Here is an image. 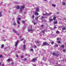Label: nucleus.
I'll use <instances>...</instances> for the list:
<instances>
[{"instance_id": "0e129e2a", "label": "nucleus", "mask_w": 66, "mask_h": 66, "mask_svg": "<svg viewBox=\"0 0 66 66\" xmlns=\"http://www.w3.org/2000/svg\"><path fill=\"white\" fill-rule=\"evenodd\" d=\"M32 18H33V15L32 16Z\"/></svg>"}, {"instance_id": "864d4df0", "label": "nucleus", "mask_w": 66, "mask_h": 66, "mask_svg": "<svg viewBox=\"0 0 66 66\" xmlns=\"http://www.w3.org/2000/svg\"><path fill=\"white\" fill-rule=\"evenodd\" d=\"M34 66H36V64H34Z\"/></svg>"}, {"instance_id": "7ed1b4c3", "label": "nucleus", "mask_w": 66, "mask_h": 66, "mask_svg": "<svg viewBox=\"0 0 66 66\" xmlns=\"http://www.w3.org/2000/svg\"><path fill=\"white\" fill-rule=\"evenodd\" d=\"M30 29H28V32H29V31H33V30L32 29V26H31V28H30Z\"/></svg>"}, {"instance_id": "72a5a7b5", "label": "nucleus", "mask_w": 66, "mask_h": 66, "mask_svg": "<svg viewBox=\"0 0 66 66\" xmlns=\"http://www.w3.org/2000/svg\"><path fill=\"white\" fill-rule=\"evenodd\" d=\"M42 20L43 21H44V22H45L47 21V20H45V21H44V20H43V19H42Z\"/></svg>"}, {"instance_id": "a878e982", "label": "nucleus", "mask_w": 66, "mask_h": 66, "mask_svg": "<svg viewBox=\"0 0 66 66\" xmlns=\"http://www.w3.org/2000/svg\"><path fill=\"white\" fill-rule=\"evenodd\" d=\"M37 47V46H36L34 45V48L35 49V48H36V47Z\"/></svg>"}, {"instance_id": "7c9ffc66", "label": "nucleus", "mask_w": 66, "mask_h": 66, "mask_svg": "<svg viewBox=\"0 0 66 66\" xmlns=\"http://www.w3.org/2000/svg\"><path fill=\"white\" fill-rule=\"evenodd\" d=\"M16 57H18V55L17 54H16Z\"/></svg>"}, {"instance_id": "c85d7f7f", "label": "nucleus", "mask_w": 66, "mask_h": 66, "mask_svg": "<svg viewBox=\"0 0 66 66\" xmlns=\"http://www.w3.org/2000/svg\"><path fill=\"white\" fill-rule=\"evenodd\" d=\"M45 30H44L43 31H42V32L43 33H45Z\"/></svg>"}, {"instance_id": "09e8293b", "label": "nucleus", "mask_w": 66, "mask_h": 66, "mask_svg": "<svg viewBox=\"0 0 66 66\" xmlns=\"http://www.w3.org/2000/svg\"><path fill=\"white\" fill-rule=\"evenodd\" d=\"M50 29L51 30H52V29H53V28H50Z\"/></svg>"}, {"instance_id": "f8f14e48", "label": "nucleus", "mask_w": 66, "mask_h": 66, "mask_svg": "<svg viewBox=\"0 0 66 66\" xmlns=\"http://www.w3.org/2000/svg\"><path fill=\"white\" fill-rule=\"evenodd\" d=\"M62 3L63 5H65L66 4V3L64 1H63V2H62Z\"/></svg>"}, {"instance_id": "9d476101", "label": "nucleus", "mask_w": 66, "mask_h": 66, "mask_svg": "<svg viewBox=\"0 0 66 66\" xmlns=\"http://www.w3.org/2000/svg\"><path fill=\"white\" fill-rule=\"evenodd\" d=\"M23 50H25L26 49V46L25 45H23Z\"/></svg>"}, {"instance_id": "79ce46f5", "label": "nucleus", "mask_w": 66, "mask_h": 66, "mask_svg": "<svg viewBox=\"0 0 66 66\" xmlns=\"http://www.w3.org/2000/svg\"><path fill=\"white\" fill-rule=\"evenodd\" d=\"M22 22L23 23H24V22H25V21L24 20L22 21Z\"/></svg>"}, {"instance_id": "6e6d98bb", "label": "nucleus", "mask_w": 66, "mask_h": 66, "mask_svg": "<svg viewBox=\"0 0 66 66\" xmlns=\"http://www.w3.org/2000/svg\"><path fill=\"white\" fill-rule=\"evenodd\" d=\"M33 59H32V60L31 61V62H33Z\"/></svg>"}, {"instance_id": "4c0bfd02", "label": "nucleus", "mask_w": 66, "mask_h": 66, "mask_svg": "<svg viewBox=\"0 0 66 66\" xmlns=\"http://www.w3.org/2000/svg\"><path fill=\"white\" fill-rule=\"evenodd\" d=\"M37 43L38 44H39V41H37Z\"/></svg>"}, {"instance_id": "9b49d317", "label": "nucleus", "mask_w": 66, "mask_h": 66, "mask_svg": "<svg viewBox=\"0 0 66 66\" xmlns=\"http://www.w3.org/2000/svg\"><path fill=\"white\" fill-rule=\"evenodd\" d=\"M39 8H38L36 10V11L37 12H39Z\"/></svg>"}, {"instance_id": "423d86ee", "label": "nucleus", "mask_w": 66, "mask_h": 66, "mask_svg": "<svg viewBox=\"0 0 66 66\" xmlns=\"http://www.w3.org/2000/svg\"><path fill=\"white\" fill-rule=\"evenodd\" d=\"M47 45V43L45 42L43 43V44L42 45V46H46Z\"/></svg>"}, {"instance_id": "473e14b6", "label": "nucleus", "mask_w": 66, "mask_h": 66, "mask_svg": "<svg viewBox=\"0 0 66 66\" xmlns=\"http://www.w3.org/2000/svg\"><path fill=\"white\" fill-rule=\"evenodd\" d=\"M44 26H45V25H42L41 26V27H44Z\"/></svg>"}, {"instance_id": "2f4dec72", "label": "nucleus", "mask_w": 66, "mask_h": 66, "mask_svg": "<svg viewBox=\"0 0 66 66\" xmlns=\"http://www.w3.org/2000/svg\"><path fill=\"white\" fill-rule=\"evenodd\" d=\"M50 21H53V19H50Z\"/></svg>"}, {"instance_id": "e2e57ef3", "label": "nucleus", "mask_w": 66, "mask_h": 66, "mask_svg": "<svg viewBox=\"0 0 66 66\" xmlns=\"http://www.w3.org/2000/svg\"><path fill=\"white\" fill-rule=\"evenodd\" d=\"M18 53H20V52H18Z\"/></svg>"}, {"instance_id": "3c124183", "label": "nucleus", "mask_w": 66, "mask_h": 66, "mask_svg": "<svg viewBox=\"0 0 66 66\" xmlns=\"http://www.w3.org/2000/svg\"><path fill=\"white\" fill-rule=\"evenodd\" d=\"M0 16H1V17H2V15L1 14H0Z\"/></svg>"}, {"instance_id": "13d9d810", "label": "nucleus", "mask_w": 66, "mask_h": 66, "mask_svg": "<svg viewBox=\"0 0 66 66\" xmlns=\"http://www.w3.org/2000/svg\"><path fill=\"white\" fill-rule=\"evenodd\" d=\"M0 65H1V62H0Z\"/></svg>"}, {"instance_id": "aec40b11", "label": "nucleus", "mask_w": 66, "mask_h": 66, "mask_svg": "<svg viewBox=\"0 0 66 66\" xmlns=\"http://www.w3.org/2000/svg\"><path fill=\"white\" fill-rule=\"evenodd\" d=\"M54 24H57V21H55L54 22Z\"/></svg>"}, {"instance_id": "2eb2a0df", "label": "nucleus", "mask_w": 66, "mask_h": 66, "mask_svg": "<svg viewBox=\"0 0 66 66\" xmlns=\"http://www.w3.org/2000/svg\"><path fill=\"white\" fill-rule=\"evenodd\" d=\"M66 30V28L65 27H63L62 28V30Z\"/></svg>"}, {"instance_id": "58836bf2", "label": "nucleus", "mask_w": 66, "mask_h": 66, "mask_svg": "<svg viewBox=\"0 0 66 66\" xmlns=\"http://www.w3.org/2000/svg\"><path fill=\"white\" fill-rule=\"evenodd\" d=\"M55 47H58V45L56 44L55 45Z\"/></svg>"}, {"instance_id": "1a4fd4ad", "label": "nucleus", "mask_w": 66, "mask_h": 66, "mask_svg": "<svg viewBox=\"0 0 66 66\" xmlns=\"http://www.w3.org/2000/svg\"><path fill=\"white\" fill-rule=\"evenodd\" d=\"M56 34H59L60 33V32H59V31L57 30L56 32Z\"/></svg>"}, {"instance_id": "b1692460", "label": "nucleus", "mask_w": 66, "mask_h": 66, "mask_svg": "<svg viewBox=\"0 0 66 66\" xmlns=\"http://www.w3.org/2000/svg\"><path fill=\"white\" fill-rule=\"evenodd\" d=\"M61 48H64V45H61Z\"/></svg>"}, {"instance_id": "f3484780", "label": "nucleus", "mask_w": 66, "mask_h": 66, "mask_svg": "<svg viewBox=\"0 0 66 66\" xmlns=\"http://www.w3.org/2000/svg\"><path fill=\"white\" fill-rule=\"evenodd\" d=\"M25 7L24 6H22L21 7V8L22 9H23Z\"/></svg>"}, {"instance_id": "c756f323", "label": "nucleus", "mask_w": 66, "mask_h": 66, "mask_svg": "<svg viewBox=\"0 0 66 66\" xmlns=\"http://www.w3.org/2000/svg\"><path fill=\"white\" fill-rule=\"evenodd\" d=\"M17 22L18 23V24H19V23H20V22L18 21H17Z\"/></svg>"}, {"instance_id": "a211bd4d", "label": "nucleus", "mask_w": 66, "mask_h": 66, "mask_svg": "<svg viewBox=\"0 0 66 66\" xmlns=\"http://www.w3.org/2000/svg\"><path fill=\"white\" fill-rule=\"evenodd\" d=\"M56 19V17L55 16L53 18V20H55Z\"/></svg>"}, {"instance_id": "39448f33", "label": "nucleus", "mask_w": 66, "mask_h": 66, "mask_svg": "<svg viewBox=\"0 0 66 66\" xmlns=\"http://www.w3.org/2000/svg\"><path fill=\"white\" fill-rule=\"evenodd\" d=\"M49 40H50V42L51 43V44L52 45H53L54 44V41H52V40H51L50 39Z\"/></svg>"}, {"instance_id": "412c9836", "label": "nucleus", "mask_w": 66, "mask_h": 66, "mask_svg": "<svg viewBox=\"0 0 66 66\" xmlns=\"http://www.w3.org/2000/svg\"><path fill=\"white\" fill-rule=\"evenodd\" d=\"M52 6H53V7H56V5L54 4H52Z\"/></svg>"}, {"instance_id": "774afa93", "label": "nucleus", "mask_w": 66, "mask_h": 66, "mask_svg": "<svg viewBox=\"0 0 66 66\" xmlns=\"http://www.w3.org/2000/svg\"><path fill=\"white\" fill-rule=\"evenodd\" d=\"M57 14H59V12H57Z\"/></svg>"}, {"instance_id": "cd10ccee", "label": "nucleus", "mask_w": 66, "mask_h": 66, "mask_svg": "<svg viewBox=\"0 0 66 66\" xmlns=\"http://www.w3.org/2000/svg\"><path fill=\"white\" fill-rule=\"evenodd\" d=\"M57 43H59V44H60V43H61V41H58L57 42Z\"/></svg>"}, {"instance_id": "bb28decb", "label": "nucleus", "mask_w": 66, "mask_h": 66, "mask_svg": "<svg viewBox=\"0 0 66 66\" xmlns=\"http://www.w3.org/2000/svg\"><path fill=\"white\" fill-rule=\"evenodd\" d=\"M63 52H65L66 51V50L65 49L63 50Z\"/></svg>"}, {"instance_id": "603ef678", "label": "nucleus", "mask_w": 66, "mask_h": 66, "mask_svg": "<svg viewBox=\"0 0 66 66\" xmlns=\"http://www.w3.org/2000/svg\"><path fill=\"white\" fill-rule=\"evenodd\" d=\"M40 63H41V64H43V62H41Z\"/></svg>"}, {"instance_id": "5fc2aeb1", "label": "nucleus", "mask_w": 66, "mask_h": 66, "mask_svg": "<svg viewBox=\"0 0 66 66\" xmlns=\"http://www.w3.org/2000/svg\"><path fill=\"white\" fill-rule=\"evenodd\" d=\"M61 65V64H59L58 65V66H60Z\"/></svg>"}, {"instance_id": "f257e3e1", "label": "nucleus", "mask_w": 66, "mask_h": 66, "mask_svg": "<svg viewBox=\"0 0 66 66\" xmlns=\"http://www.w3.org/2000/svg\"><path fill=\"white\" fill-rule=\"evenodd\" d=\"M52 14V13H46L45 14H43V16H42L41 18H40V19H44V18H46V16H49V15H51V14Z\"/></svg>"}, {"instance_id": "dca6fc26", "label": "nucleus", "mask_w": 66, "mask_h": 66, "mask_svg": "<svg viewBox=\"0 0 66 66\" xmlns=\"http://www.w3.org/2000/svg\"><path fill=\"white\" fill-rule=\"evenodd\" d=\"M20 8V6H16V9H19Z\"/></svg>"}, {"instance_id": "37998d69", "label": "nucleus", "mask_w": 66, "mask_h": 66, "mask_svg": "<svg viewBox=\"0 0 66 66\" xmlns=\"http://www.w3.org/2000/svg\"><path fill=\"white\" fill-rule=\"evenodd\" d=\"M8 61H11V60L10 59H8Z\"/></svg>"}, {"instance_id": "f03ea898", "label": "nucleus", "mask_w": 66, "mask_h": 66, "mask_svg": "<svg viewBox=\"0 0 66 66\" xmlns=\"http://www.w3.org/2000/svg\"><path fill=\"white\" fill-rule=\"evenodd\" d=\"M53 55L54 56H59V54L58 53L56 54L54 53H52Z\"/></svg>"}, {"instance_id": "c9c22d12", "label": "nucleus", "mask_w": 66, "mask_h": 66, "mask_svg": "<svg viewBox=\"0 0 66 66\" xmlns=\"http://www.w3.org/2000/svg\"><path fill=\"white\" fill-rule=\"evenodd\" d=\"M26 60H27V58H25L24 59V61H26Z\"/></svg>"}, {"instance_id": "6ab92c4d", "label": "nucleus", "mask_w": 66, "mask_h": 66, "mask_svg": "<svg viewBox=\"0 0 66 66\" xmlns=\"http://www.w3.org/2000/svg\"><path fill=\"white\" fill-rule=\"evenodd\" d=\"M13 31H14V33H17V32L16 30H15L14 29L13 30Z\"/></svg>"}, {"instance_id": "0eeeda50", "label": "nucleus", "mask_w": 66, "mask_h": 66, "mask_svg": "<svg viewBox=\"0 0 66 66\" xmlns=\"http://www.w3.org/2000/svg\"><path fill=\"white\" fill-rule=\"evenodd\" d=\"M37 61V59L36 58H34L33 59V62L35 63L36 62V61Z\"/></svg>"}, {"instance_id": "20e7f679", "label": "nucleus", "mask_w": 66, "mask_h": 66, "mask_svg": "<svg viewBox=\"0 0 66 66\" xmlns=\"http://www.w3.org/2000/svg\"><path fill=\"white\" fill-rule=\"evenodd\" d=\"M35 15L36 16H38L39 15V13L37 12H35Z\"/></svg>"}, {"instance_id": "c03bdc74", "label": "nucleus", "mask_w": 66, "mask_h": 66, "mask_svg": "<svg viewBox=\"0 0 66 66\" xmlns=\"http://www.w3.org/2000/svg\"><path fill=\"white\" fill-rule=\"evenodd\" d=\"M23 56L22 55L21 56V58H23Z\"/></svg>"}, {"instance_id": "393cba45", "label": "nucleus", "mask_w": 66, "mask_h": 66, "mask_svg": "<svg viewBox=\"0 0 66 66\" xmlns=\"http://www.w3.org/2000/svg\"><path fill=\"white\" fill-rule=\"evenodd\" d=\"M20 12H22V9L21 8H20Z\"/></svg>"}, {"instance_id": "680f3d73", "label": "nucleus", "mask_w": 66, "mask_h": 66, "mask_svg": "<svg viewBox=\"0 0 66 66\" xmlns=\"http://www.w3.org/2000/svg\"><path fill=\"white\" fill-rule=\"evenodd\" d=\"M24 14H26V12H24Z\"/></svg>"}, {"instance_id": "ea45409f", "label": "nucleus", "mask_w": 66, "mask_h": 66, "mask_svg": "<svg viewBox=\"0 0 66 66\" xmlns=\"http://www.w3.org/2000/svg\"><path fill=\"white\" fill-rule=\"evenodd\" d=\"M18 19V20H20V18L19 17Z\"/></svg>"}, {"instance_id": "e433bc0d", "label": "nucleus", "mask_w": 66, "mask_h": 66, "mask_svg": "<svg viewBox=\"0 0 66 66\" xmlns=\"http://www.w3.org/2000/svg\"><path fill=\"white\" fill-rule=\"evenodd\" d=\"M1 46L2 48H3V47H4V45H2Z\"/></svg>"}, {"instance_id": "4be33fe9", "label": "nucleus", "mask_w": 66, "mask_h": 66, "mask_svg": "<svg viewBox=\"0 0 66 66\" xmlns=\"http://www.w3.org/2000/svg\"><path fill=\"white\" fill-rule=\"evenodd\" d=\"M37 22H34V25H36V24H37Z\"/></svg>"}, {"instance_id": "f704fd0d", "label": "nucleus", "mask_w": 66, "mask_h": 66, "mask_svg": "<svg viewBox=\"0 0 66 66\" xmlns=\"http://www.w3.org/2000/svg\"><path fill=\"white\" fill-rule=\"evenodd\" d=\"M30 51H33V49L32 48H31L30 49Z\"/></svg>"}, {"instance_id": "69168bd1", "label": "nucleus", "mask_w": 66, "mask_h": 66, "mask_svg": "<svg viewBox=\"0 0 66 66\" xmlns=\"http://www.w3.org/2000/svg\"><path fill=\"white\" fill-rule=\"evenodd\" d=\"M1 14V12H0V15Z\"/></svg>"}, {"instance_id": "ddd939ff", "label": "nucleus", "mask_w": 66, "mask_h": 66, "mask_svg": "<svg viewBox=\"0 0 66 66\" xmlns=\"http://www.w3.org/2000/svg\"><path fill=\"white\" fill-rule=\"evenodd\" d=\"M18 41H17L16 42L15 45V47H16L18 45Z\"/></svg>"}, {"instance_id": "49530a36", "label": "nucleus", "mask_w": 66, "mask_h": 66, "mask_svg": "<svg viewBox=\"0 0 66 66\" xmlns=\"http://www.w3.org/2000/svg\"><path fill=\"white\" fill-rule=\"evenodd\" d=\"M2 56V55H0V57H1Z\"/></svg>"}, {"instance_id": "de8ad7c7", "label": "nucleus", "mask_w": 66, "mask_h": 66, "mask_svg": "<svg viewBox=\"0 0 66 66\" xmlns=\"http://www.w3.org/2000/svg\"><path fill=\"white\" fill-rule=\"evenodd\" d=\"M43 59V60H44V61H46V60L45 59V58Z\"/></svg>"}, {"instance_id": "a19ab883", "label": "nucleus", "mask_w": 66, "mask_h": 66, "mask_svg": "<svg viewBox=\"0 0 66 66\" xmlns=\"http://www.w3.org/2000/svg\"><path fill=\"white\" fill-rule=\"evenodd\" d=\"M24 39V38H22V39H21V41L23 40Z\"/></svg>"}, {"instance_id": "8fccbe9b", "label": "nucleus", "mask_w": 66, "mask_h": 66, "mask_svg": "<svg viewBox=\"0 0 66 66\" xmlns=\"http://www.w3.org/2000/svg\"><path fill=\"white\" fill-rule=\"evenodd\" d=\"M57 40H59V38H57Z\"/></svg>"}, {"instance_id": "5701e85b", "label": "nucleus", "mask_w": 66, "mask_h": 66, "mask_svg": "<svg viewBox=\"0 0 66 66\" xmlns=\"http://www.w3.org/2000/svg\"><path fill=\"white\" fill-rule=\"evenodd\" d=\"M57 27H56V26H54L53 28L54 30V29H57Z\"/></svg>"}, {"instance_id": "4468645a", "label": "nucleus", "mask_w": 66, "mask_h": 66, "mask_svg": "<svg viewBox=\"0 0 66 66\" xmlns=\"http://www.w3.org/2000/svg\"><path fill=\"white\" fill-rule=\"evenodd\" d=\"M13 24L14 26H16V23L15 22H13Z\"/></svg>"}, {"instance_id": "bf43d9fd", "label": "nucleus", "mask_w": 66, "mask_h": 66, "mask_svg": "<svg viewBox=\"0 0 66 66\" xmlns=\"http://www.w3.org/2000/svg\"><path fill=\"white\" fill-rule=\"evenodd\" d=\"M4 65L3 64H2V66H4Z\"/></svg>"}, {"instance_id": "338daca9", "label": "nucleus", "mask_w": 66, "mask_h": 66, "mask_svg": "<svg viewBox=\"0 0 66 66\" xmlns=\"http://www.w3.org/2000/svg\"><path fill=\"white\" fill-rule=\"evenodd\" d=\"M40 29L41 30H42V29H41L40 28Z\"/></svg>"}, {"instance_id": "6e6552de", "label": "nucleus", "mask_w": 66, "mask_h": 66, "mask_svg": "<svg viewBox=\"0 0 66 66\" xmlns=\"http://www.w3.org/2000/svg\"><path fill=\"white\" fill-rule=\"evenodd\" d=\"M40 16H38L37 17H36L35 18V20H38V18L40 17Z\"/></svg>"}, {"instance_id": "052dcab7", "label": "nucleus", "mask_w": 66, "mask_h": 66, "mask_svg": "<svg viewBox=\"0 0 66 66\" xmlns=\"http://www.w3.org/2000/svg\"><path fill=\"white\" fill-rule=\"evenodd\" d=\"M64 20H66V18L64 19Z\"/></svg>"}, {"instance_id": "4d7b16f0", "label": "nucleus", "mask_w": 66, "mask_h": 66, "mask_svg": "<svg viewBox=\"0 0 66 66\" xmlns=\"http://www.w3.org/2000/svg\"><path fill=\"white\" fill-rule=\"evenodd\" d=\"M35 17V16L34 15H33V18H34Z\"/></svg>"}, {"instance_id": "a18cd8bd", "label": "nucleus", "mask_w": 66, "mask_h": 66, "mask_svg": "<svg viewBox=\"0 0 66 66\" xmlns=\"http://www.w3.org/2000/svg\"><path fill=\"white\" fill-rule=\"evenodd\" d=\"M12 20H13V21H14V18H13L12 19Z\"/></svg>"}]
</instances>
